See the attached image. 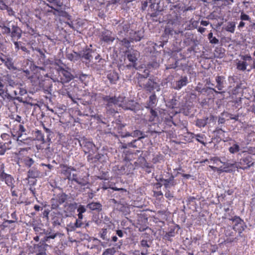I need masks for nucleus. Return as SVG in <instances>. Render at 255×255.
Returning a JSON list of instances; mask_svg holds the SVG:
<instances>
[{
	"mask_svg": "<svg viewBox=\"0 0 255 255\" xmlns=\"http://www.w3.org/2000/svg\"><path fill=\"white\" fill-rule=\"evenodd\" d=\"M91 52L92 51L90 50L86 51L83 53L82 57L84 58L85 60H90V59L92 58Z\"/></svg>",
	"mask_w": 255,
	"mask_h": 255,
	"instance_id": "nucleus-25",
	"label": "nucleus"
},
{
	"mask_svg": "<svg viewBox=\"0 0 255 255\" xmlns=\"http://www.w3.org/2000/svg\"><path fill=\"white\" fill-rule=\"evenodd\" d=\"M118 238L116 236H114L112 237V241L114 242H116L117 241Z\"/></svg>",
	"mask_w": 255,
	"mask_h": 255,
	"instance_id": "nucleus-61",
	"label": "nucleus"
},
{
	"mask_svg": "<svg viewBox=\"0 0 255 255\" xmlns=\"http://www.w3.org/2000/svg\"><path fill=\"white\" fill-rule=\"evenodd\" d=\"M207 161L209 162V163H213V164L217 163L218 162H221L220 160L218 158L216 157L211 158L210 159V161H208V160H207Z\"/></svg>",
	"mask_w": 255,
	"mask_h": 255,
	"instance_id": "nucleus-33",
	"label": "nucleus"
},
{
	"mask_svg": "<svg viewBox=\"0 0 255 255\" xmlns=\"http://www.w3.org/2000/svg\"><path fill=\"white\" fill-rule=\"evenodd\" d=\"M8 5L5 3V1H0V8L2 10H6L8 8Z\"/></svg>",
	"mask_w": 255,
	"mask_h": 255,
	"instance_id": "nucleus-31",
	"label": "nucleus"
},
{
	"mask_svg": "<svg viewBox=\"0 0 255 255\" xmlns=\"http://www.w3.org/2000/svg\"><path fill=\"white\" fill-rule=\"evenodd\" d=\"M34 209L36 210V211H39L40 210V206L39 205H35L34 206Z\"/></svg>",
	"mask_w": 255,
	"mask_h": 255,
	"instance_id": "nucleus-55",
	"label": "nucleus"
},
{
	"mask_svg": "<svg viewBox=\"0 0 255 255\" xmlns=\"http://www.w3.org/2000/svg\"><path fill=\"white\" fill-rule=\"evenodd\" d=\"M62 64H63V63H62V62L60 60H56L54 61V62L53 63L54 65L58 66L57 70L62 68L61 67V65H62Z\"/></svg>",
	"mask_w": 255,
	"mask_h": 255,
	"instance_id": "nucleus-36",
	"label": "nucleus"
},
{
	"mask_svg": "<svg viewBox=\"0 0 255 255\" xmlns=\"http://www.w3.org/2000/svg\"><path fill=\"white\" fill-rule=\"evenodd\" d=\"M1 27L2 29V32L3 33L8 34L11 32V30L9 27L4 26L3 25Z\"/></svg>",
	"mask_w": 255,
	"mask_h": 255,
	"instance_id": "nucleus-32",
	"label": "nucleus"
},
{
	"mask_svg": "<svg viewBox=\"0 0 255 255\" xmlns=\"http://www.w3.org/2000/svg\"><path fill=\"white\" fill-rule=\"evenodd\" d=\"M128 60L133 63V66H135V62L137 60V58L136 57V55L134 53L133 54H128L127 56Z\"/></svg>",
	"mask_w": 255,
	"mask_h": 255,
	"instance_id": "nucleus-24",
	"label": "nucleus"
},
{
	"mask_svg": "<svg viewBox=\"0 0 255 255\" xmlns=\"http://www.w3.org/2000/svg\"><path fill=\"white\" fill-rule=\"evenodd\" d=\"M72 180H73L78 183L79 184H80L81 185H85L87 184V181H81L78 180L77 178V175L76 174H73L72 178H71Z\"/></svg>",
	"mask_w": 255,
	"mask_h": 255,
	"instance_id": "nucleus-27",
	"label": "nucleus"
},
{
	"mask_svg": "<svg viewBox=\"0 0 255 255\" xmlns=\"http://www.w3.org/2000/svg\"><path fill=\"white\" fill-rule=\"evenodd\" d=\"M27 148H22L16 153V155L19 160L23 162L26 166L30 167L33 164L34 161L32 158L27 156Z\"/></svg>",
	"mask_w": 255,
	"mask_h": 255,
	"instance_id": "nucleus-4",
	"label": "nucleus"
},
{
	"mask_svg": "<svg viewBox=\"0 0 255 255\" xmlns=\"http://www.w3.org/2000/svg\"><path fill=\"white\" fill-rule=\"evenodd\" d=\"M240 168L245 169L250 167L253 164L252 158L250 156H248L241 159L239 162Z\"/></svg>",
	"mask_w": 255,
	"mask_h": 255,
	"instance_id": "nucleus-6",
	"label": "nucleus"
},
{
	"mask_svg": "<svg viewBox=\"0 0 255 255\" xmlns=\"http://www.w3.org/2000/svg\"><path fill=\"white\" fill-rule=\"evenodd\" d=\"M150 113L152 116H153V117L156 116V112L154 111H153V110H150Z\"/></svg>",
	"mask_w": 255,
	"mask_h": 255,
	"instance_id": "nucleus-54",
	"label": "nucleus"
},
{
	"mask_svg": "<svg viewBox=\"0 0 255 255\" xmlns=\"http://www.w3.org/2000/svg\"><path fill=\"white\" fill-rule=\"evenodd\" d=\"M58 72L61 77V80L63 83H67L73 78L72 75L67 70L61 68L60 69H58Z\"/></svg>",
	"mask_w": 255,
	"mask_h": 255,
	"instance_id": "nucleus-5",
	"label": "nucleus"
},
{
	"mask_svg": "<svg viewBox=\"0 0 255 255\" xmlns=\"http://www.w3.org/2000/svg\"><path fill=\"white\" fill-rule=\"evenodd\" d=\"M78 220H82L83 219V215L82 214H81V213H78Z\"/></svg>",
	"mask_w": 255,
	"mask_h": 255,
	"instance_id": "nucleus-58",
	"label": "nucleus"
},
{
	"mask_svg": "<svg viewBox=\"0 0 255 255\" xmlns=\"http://www.w3.org/2000/svg\"><path fill=\"white\" fill-rule=\"evenodd\" d=\"M209 40L210 42L212 44H217L219 42V40L215 37H213Z\"/></svg>",
	"mask_w": 255,
	"mask_h": 255,
	"instance_id": "nucleus-41",
	"label": "nucleus"
},
{
	"mask_svg": "<svg viewBox=\"0 0 255 255\" xmlns=\"http://www.w3.org/2000/svg\"><path fill=\"white\" fill-rule=\"evenodd\" d=\"M103 99L107 103V106L108 108L114 106L115 107H122L124 110H133L134 109V102L133 101H129L127 103L126 102L125 98L124 97H119L116 98V97L106 96Z\"/></svg>",
	"mask_w": 255,
	"mask_h": 255,
	"instance_id": "nucleus-1",
	"label": "nucleus"
},
{
	"mask_svg": "<svg viewBox=\"0 0 255 255\" xmlns=\"http://www.w3.org/2000/svg\"><path fill=\"white\" fill-rule=\"evenodd\" d=\"M196 136V139L197 140H198L199 142L202 144H204V141L203 140V136L200 135V134H197Z\"/></svg>",
	"mask_w": 255,
	"mask_h": 255,
	"instance_id": "nucleus-38",
	"label": "nucleus"
},
{
	"mask_svg": "<svg viewBox=\"0 0 255 255\" xmlns=\"http://www.w3.org/2000/svg\"><path fill=\"white\" fill-rule=\"evenodd\" d=\"M88 207L92 210H100L101 209L102 205L99 203L92 202L89 204Z\"/></svg>",
	"mask_w": 255,
	"mask_h": 255,
	"instance_id": "nucleus-20",
	"label": "nucleus"
},
{
	"mask_svg": "<svg viewBox=\"0 0 255 255\" xmlns=\"http://www.w3.org/2000/svg\"><path fill=\"white\" fill-rule=\"evenodd\" d=\"M95 147V145L92 142H86L85 145L84 146V150L85 153L90 152L91 150Z\"/></svg>",
	"mask_w": 255,
	"mask_h": 255,
	"instance_id": "nucleus-18",
	"label": "nucleus"
},
{
	"mask_svg": "<svg viewBox=\"0 0 255 255\" xmlns=\"http://www.w3.org/2000/svg\"><path fill=\"white\" fill-rule=\"evenodd\" d=\"M41 165L42 166H47L49 169H51V167H52V166L50 165V164H47V165H46V164H41Z\"/></svg>",
	"mask_w": 255,
	"mask_h": 255,
	"instance_id": "nucleus-60",
	"label": "nucleus"
},
{
	"mask_svg": "<svg viewBox=\"0 0 255 255\" xmlns=\"http://www.w3.org/2000/svg\"><path fill=\"white\" fill-rule=\"evenodd\" d=\"M8 57L6 56H0V60L5 64V61L7 60Z\"/></svg>",
	"mask_w": 255,
	"mask_h": 255,
	"instance_id": "nucleus-47",
	"label": "nucleus"
},
{
	"mask_svg": "<svg viewBox=\"0 0 255 255\" xmlns=\"http://www.w3.org/2000/svg\"><path fill=\"white\" fill-rule=\"evenodd\" d=\"M224 121H225V120H224V118H220L219 119V121L218 122H219V123L222 124V123H224Z\"/></svg>",
	"mask_w": 255,
	"mask_h": 255,
	"instance_id": "nucleus-59",
	"label": "nucleus"
},
{
	"mask_svg": "<svg viewBox=\"0 0 255 255\" xmlns=\"http://www.w3.org/2000/svg\"><path fill=\"white\" fill-rule=\"evenodd\" d=\"M102 39L106 42H113L115 39V37L112 36L111 32L106 30L103 32Z\"/></svg>",
	"mask_w": 255,
	"mask_h": 255,
	"instance_id": "nucleus-10",
	"label": "nucleus"
},
{
	"mask_svg": "<svg viewBox=\"0 0 255 255\" xmlns=\"http://www.w3.org/2000/svg\"><path fill=\"white\" fill-rule=\"evenodd\" d=\"M11 143V141L7 143H0V155H3L6 151L10 148L9 144Z\"/></svg>",
	"mask_w": 255,
	"mask_h": 255,
	"instance_id": "nucleus-16",
	"label": "nucleus"
},
{
	"mask_svg": "<svg viewBox=\"0 0 255 255\" xmlns=\"http://www.w3.org/2000/svg\"><path fill=\"white\" fill-rule=\"evenodd\" d=\"M67 57L71 61H75L79 60L81 58V56L78 53L73 52L71 53H68L67 54Z\"/></svg>",
	"mask_w": 255,
	"mask_h": 255,
	"instance_id": "nucleus-15",
	"label": "nucleus"
},
{
	"mask_svg": "<svg viewBox=\"0 0 255 255\" xmlns=\"http://www.w3.org/2000/svg\"><path fill=\"white\" fill-rule=\"evenodd\" d=\"M14 44L15 45V47L17 50L19 49L20 48L19 47V43L18 42H14Z\"/></svg>",
	"mask_w": 255,
	"mask_h": 255,
	"instance_id": "nucleus-52",
	"label": "nucleus"
},
{
	"mask_svg": "<svg viewBox=\"0 0 255 255\" xmlns=\"http://www.w3.org/2000/svg\"><path fill=\"white\" fill-rule=\"evenodd\" d=\"M140 245L143 248H147L149 247V245H148L147 241L144 240H142L140 242Z\"/></svg>",
	"mask_w": 255,
	"mask_h": 255,
	"instance_id": "nucleus-34",
	"label": "nucleus"
},
{
	"mask_svg": "<svg viewBox=\"0 0 255 255\" xmlns=\"http://www.w3.org/2000/svg\"><path fill=\"white\" fill-rule=\"evenodd\" d=\"M224 77L223 76H217L216 78L217 88L220 91L222 90L224 88Z\"/></svg>",
	"mask_w": 255,
	"mask_h": 255,
	"instance_id": "nucleus-17",
	"label": "nucleus"
},
{
	"mask_svg": "<svg viewBox=\"0 0 255 255\" xmlns=\"http://www.w3.org/2000/svg\"><path fill=\"white\" fill-rule=\"evenodd\" d=\"M4 164L2 162H0V178L4 175L6 173L4 171Z\"/></svg>",
	"mask_w": 255,
	"mask_h": 255,
	"instance_id": "nucleus-30",
	"label": "nucleus"
},
{
	"mask_svg": "<svg viewBox=\"0 0 255 255\" xmlns=\"http://www.w3.org/2000/svg\"><path fill=\"white\" fill-rule=\"evenodd\" d=\"M240 150V146L237 144H234L232 146L229 148V151L231 153H235Z\"/></svg>",
	"mask_w": 255,
	"mask_h": 255,
	"instance_id": "nucleus-26",
	"label": "nucleus"
},
{
	"mask_svg": "<svg viewBox=\"0 0 255 255\" xmlns=\"http://www.w3.org/2000/svg\"><path fill=\"white\" fill-rule=\"evenodd\" d=\"M209 22L206 20H202L201 22V24L203 26H207L209 24Z\"/></svg>",
	"mask_w": 255,
	"mask_h": 255,
	"instance_id": "nucleus-49",
	"label": "nucleus"
},
{
	"mask_svg": "<svg viewBox=\"0 0 255 255\" xmlns=\"http://www.w3.org/2000/svg\"><path fill=\"white\" fill-rule=\"evenodd\" d=\"M0 180L4 181L5 184L11 188L13 187L14 180L10 174L5 173L0 178Z\"/></svg>",
	"mask_w": 255,
	"mask_h": 255,
	"instance_id": "nucleus-7",
	"label": "nucleus"
},
{
	"mask_svg": "<svg viewBox=\"0 0 255 255\" xmlns=\"http://www.w3.org/2000/svg\"><path fill=\"white\" fill-rule=\"evenodd\" d=\"M0 96L3 99H5L8 97V94L7 92L5 91L3 88L0 89Z\"/></svg>",
	"mask_w": 255,
	"mask_h": 255,
	"instance_id": "nucleus-28",
	"label": "nucleus"
},
{
	"mask_svg": "<svg viewBox=\"0 0 255 255\" xmlns=\"http://www.w3.org/2000/svg\"><path fill=\"white\" fill-rule=\"evenodd\" d=\"M236 27V24L234 22H229L227 23V25L225 28L226 30L227 31L230 32L231 33H234L235 31V29Z\"/></svg>",
	"mask_w": 255,
	"mask_h": 255,
	"instance_id": "nucleus-21",
	"label": "nucleus"
},
{
	"mask_svg": "<svg viewBox=\"0 0 255 255\" xmlns=\"http://www.w3.org/2000/svg\"><path fill=\"white\" fill-rule=\"evenodd\" d=\"M82 222L79 220H76V223L75 224V228H79L82 226Z\"/></svg>",
	"mask_w": 255,
	"mask_h": 255,
	"instance_id": "nucleus-43",
	"label": "nucleus"
},
{
	"mask_svg": "<svg viewBox=\"0 0 255 255\" xmlns=\"http://www.w3.org/2000/svg\"><path fill=\"white\" fill-rule=\"evenodd\" d=\"M241 58L244 60L243 61H245L246 62L247 61L250 62L252 61V57L249 55H243L242 56Z\"/></svg>",
	"mask_w": 255,
	"mask_h": 255,
	"instance_id": "nucleus-35",
	"label": "nucleus"
},
{
	"mask_svg": "<svg viewBox=\"0 0 255 255\" xmlns=\"http://www.w3.org/2000/svg\"><path fill=\"white\" fill-rule=\"evenodd\" d=\"M26 93V90H25L24 89H20V90H19V94L21 95H23L25 94Z\"/></svg>",
	"mask_w": 255,
	"mask_h": 255,
	"instance_id": "nucleus-50",
	"label": "nucleus"
},
{
	"mask_svg": "<svg viewBox=\"0 0 255 255\" xmlns=\"http://www.w3.org/2000/svg\"><path fill=\"white\" fill-rule=\"evenodd\" d=\"M112 189L115 191H119L121 190H123V189H122V188H118L116 187H113V188H112Z\"/></svg>",
	"mask_w": 255,
	"mask_h": 255,
	"instance_id": "nucleus-63",
	"label": "nucleus"
},
{
	"mask_svg": "<svg viewBox=\"0 0 255 255\" xmlns=\"http://www.w3.org/2000/svg\"><path fill=\"white\" fill-rule=\"evenodd\" d=\"M248 63L245 61H239L237 63V69L240 70L244 71L246 69Z\"/></svg>",
	"mask_w": 255,
	"mask_h": 255,
	"instance_id": "nucleus-22",
	"label": "nucleus"
},
{
	"mask_svg": "<svg viewBox=\"0 0 255 255\" xmlns=\"http://www.w3.org/2000/svg\"><path fill=\"white\" fill-rule=\"evenodd\" d=\"M11 133L15 138L19 144L23 143H27L28 140L25 132V129L23 126L19 123L16 124L11 130Z\"/></svg>",
	"mask_w": 255,
	"mask_h": 255,
	"instance_id": "nucleus-3",
	"label": "nucleus"
},
{
	"mask_svg": "<svg viewBox=\"0 0 255 255\" xmlns=\"http://www.w3.org/2000/svg\"><path fill=\"white\" fill-rule=\"evenodd\" d=\"M48 2L47 5L54 10L53 12L54 15L62 17L67 20L71 19V16L64 11L66 5L63 4L62 1H48Z\"/></svg>",
	"mask_w": 255,
	"mask_h": 255,
	"instance_id": "nucleus-2",
	"label": "nucleus"
},
{
	"mask_svg": "<svg viewBox=\"0 0 255 255\" xmlns=\"http://www.w3.org/2000/svg\"><path fill=\"white\" fill-rule=\"evenodd\" d=\"M188 83V78L187 77H182L181 79L177 81L174 86V88L177 90L180 89L182 87L186 86Z\"/></svg>",
	"mask_w": 255,
	"mask_h": 255,
	"instance_id": "nucleus-9",
	"label": "nucleus"
},
{
	"mask_svg": "<svg viewBox=\"0 0 255 255\" xmlns=\"http://www.w3.org/2000/svg\"><path fill=\"white\" fill-rule=\"evenodd\" d=\"M11 34L12 37H15L17 39H19L21 36V30L17 26L13 25L12 27Z\"/></svg>",
	"mask_w": 255,
	"mask_h": 255,
	"instance_id": "nucleus-13",
	"label": "nucleus"
},
{
	"mask_svg": "<svg viewBox=\"0 0 255 255\" xmlns=\"http://www.w3.org/2000/svg\"><path fill=\"white\" fill-rule=\"evenodd\" d=\"M4 78V76H2V78L0 79V89L4 88L3 80Z\"/></svg>",
	"mask_w": 255,
	"mask_h": 255,
	"instance_id": "nucleus-46",
	"label": "nucleus"
},
{
	"mask_svg": "<svg viewBox=\"0 0 255 255\" xmlns=\"http://www.w3.org/2000/svg\"><path fill=\"white\" fill-rule=\"evenodd\" d=\"M156 101V96L154 94L151 95L149 97V105L150 106L154 104Z\"/></svg>",
	"mask_w": 255,
	"mask_h": 255,
	"instance_id": "nucleus-29",
	"label": "nucleus"
},
{
	"mask_svg": "<svg viewBox=\"0 0 255 255\" xmlns=\"http://www.w3.org/2000/svg\"><path fill=\"white\" fill-rule=\"evenodd\" d=\"M200 84H198V86L196 87V90L198 92H202V89H201V87H200Z\"/></svg>",
	"mask_w": 255,
	"mask_h": 255,
	"instance_id": "nucleus-51",
	"label": "nucleus"
},
{
	"mask_svg": "<svg viewBox=\"0 0 255 255\" xmlns=\"http://www.w3.org/2000/svg\"><path fill=\"white\" fill-rule=\"evenodd\" d=\"M20 49L23 51H26L27 50L26 48L24 46H21Z\"/></svg>",
	"mask_w": 255,
	"mask_h": 255,
	"instance_id": "nucleus-64",
	"label": "nucleus"
},
{
	"mask_svg": "<svg viewBox=\"0 0 255 255\" xmlns=\"http://www.w3.org/2000/svg\"><path fill=\"white\" fill-rule=\"evenodd\" d=\"M30 80L34 86H40L41 82L43 81L42 77H39L38 74H34L30 77Z\"/></svg>",
	"mask_w": 255,
	"mask_h": 255,
	"instance_id": "nucleus-12",
	"label": "nucleus"
},
{
	"mask_svg": "<svg viewBox=\"0 0 255 255\" xmlns=\"http://www.w3.org/2000/svg\"><path fill=\"white\" fill-rule=\"evenodd\" d=\"M56 237V234H49L47 236V239H54Z\"/></svg>",
	"mask_w": 255,
	"mask_h": 255,
	"instance_id": "nucleus-48",
	"label": "nucleus"
},
{
	"mask_svg": "<svg viewBox=\"0 0 255 255\" xmlns=\"http://www.w3.org/2000/svg\"><path fill=\"white\" fill-rule=\"evenodd\" d=\"M107 233V229H103L102 230V232L101 233V237L103 239H105V236H106Z\"/></svg>",
	"mask_w": 255,
	"mask_h": 255,
	"instance_id": "nucleus-40",
	"label": "nucleus"
},
{
	"mask_svg": "<svg viewBox=\"0 0 255 255\" xmlns=\"http://www.w3.org/2000/svg\"><path fill=\"white\" fill-rule=\"evenodd\" d=\"M208 118L197 120L196 125L199 127H204L207 124Z\"/></svg>",
	"mask_w": 255,
	"mask_h": 255,
	"instance_id": "nucleus-23",
	"label": "nucleus"
},
{
	"mask_svg": "<svg viewBox=\"0 0 255 255\" xmlns=\"http://www.w3.org/2000/svg\"><path fill=\"white\" fill-rule=\"evenodd\" d=\"M174 176L171 175L169 179H161V182L162 184L166 187H170V186H174L175 185L174 181Z\"/></svg>",
	"mask_w": 255,
	"mask_h": 255,
	"instance_id": "nucleus-11",
	"label": "nucleus"
},
{
	"mask_svg": "<svg viewBox=\"0 0 255 255\" xmlns=\"http://www.w3.org/2000/svg\"><path fill=\"white\" fill-rule=\"evenodd\" d=\"M244 25H245V23L244 22H243V21H241L240 22V23H239V25L238 27L239 28H241V27H244Z\"/></svg>",
	"mask_w": 255,
	"mask_h": 255,
	"instance_id": "nucleus-56",
	"label": "nucleus"
},
{
	"mask_svg": "<svg viewBox=\"0 0 255 255\" xmlns=\"http://www.w3.org/2000/svg\"><path fill=\"white\" fill-rule=\"evenodd\" d=\"M117 234L120 238H122L124 236V233L123 231L120 230L117 231Z\"/></svg>",
	"mask_w": 255,
	"mask_h": 255,
	"instance_id": "nucleus-45",
	"label": "nucleus"
},
{
	"mask_svg": "<svg viewBox=\"0 0 255 255\" xmlns=\"http://www.w3.org/2000/svg\"><path fill=\"white\" fill-rule=\"evenodd\" d=\"M241 19L243 20H248L250 19V17L247 14L242 13Z\"/></svg>",
	"mask_w": 255,
	"mask_h": 255,
	"instance_id": "nucleus-39",
	"label": "nucleus"
},
{
	"mask_svg": "<svg viewBox=\"0 0 255 255\" xmlns=\"http://www.w3.org/2000/svg\"><path fill=\"white\" fill-rule=\"evenodd\" d=\"M182 176L184 177V178H189L191 175L190 174H183L182 175Z\"/></svg>",
	"mask_w": 255,
	"mask_h": 255,
	"instance_id": "nucleus-57",
	"label": "nucleus"
},
{
	"mask_svg": "<svg viewBox=\"0 0 255 255\" xmlns=\"http://www.w3.org/2000/svg\"><path fill=\"white\" fill-rule=\"evenodd\" d=\"M77 212L78 213L83 214V213L86 212V208L83 205H80L77 209Z\"/></svg>",
	"mask_w": 255,
	"mask_h": 255,
	"instance_id": "nucleus-37",
	"label": "nucleus"
},
{
	"mask_svg": "<svg viewBox=\"0 0 255 255\" xmlns=\"http://www.w3.org/2000/svg\"><path fill=\"white\" fill-rule=\"evenodd\" d=\"M6 10L9 15H12L14 14V11L10 7L8 6V8H6Z\"/></svg>",
	"mask_w": 255,
	"mask_h": 255,
	"instance_id": "nucleus-44",
	"label": "nucleus"
},
{
	"mask_svg": "<svg viewBox=\"0 0 255 255\" xmlns=\"http://www.w3.org/2000/svg\"><path fill=\"white\" fill-rule=\"evenodd\" d=\"M62 168V173L65 175L68 179H71V171H75V169L73 167H68L65 165L60 166Z\"/></svg>",
	"mask_w": 255,
	"mask_h": 255,
	"instance_id": "nucleus-8",
	"label": "nucleus"
},
{
	"mask_svg": "<svg viewBox=\"0 0 255 255\" xmlns=\"http://www.w3.org/2000/svg\"><path fill=\"white\" fill-rule=\"evenodd\" d=\"M213 33L212 32H210V33H209L208 34V38L210 40V38H212L213 37Z\"/></svg>",
	"mask_w": 255,
	"mask_h": 255,
	"instance_id": "nucleus-62",
	"label": "nucleus"
},
{
	"mask_svg": "<svg viewBox=\"0 0 255 255\" xmlns=\"http://www.w3.org/2000/svg\"><path fill=\"white\" fill-rule=\"evenodd\" d=\"M5 66L9 70H15L16 68L14 66V63L12 62V59L9 57L5 61Z\"/></svg>",
	"mask_w": 255,
	"mask_h": 255,
	"instance_id": "nucleus-19",
	"label": "nucleus"
},
{
	"mask_svg": "<svg viewBox=\"0 0 255 255\" xmlns=\"http://www.w3.org/2000/svg\"><path fill=\"white\" fill-rule=\"evenodd\" d=\"M107 78L112 84H115L119 79L118 74L115 71H110L107 75Z\"/></svg>",
	"mask_w": 255,
	"mask_h": 255,
	"instance_id": "nucleus-14",
	"label": "nucleus"
},
{
	"mask_svg": "<svg viewBox=\"0 0 255 255\" xmlns=\"http://www.w3.org/2000/svg\"><path fill=\"white\" fill-rule=\"evenodd\" d=\"M165 196L169 200H171L173 198L172 194L169 191L165 193Z\"/></svg>",
	"mask_w": 255,
	"mask_h": 255,
	"instance_id": "nucleus-42",
	"label": "nucleus"
},
{
	"mask_svg": "<svg viewBox=\"0 0 255 255\" xmlns=\"http://www.w3.org/2000/svg\"><path fill=\"white\" fill-rule=\"evenodd\" d=\"M205 28H203V27H199L198 28V31L201 33H203L205 31Z\"/></svg>",
	"mask_w": 255,
	"mask_h": 255,
	"instance_id": "nucleus-53",
	"label": "nucleus"
}]
</instances>
